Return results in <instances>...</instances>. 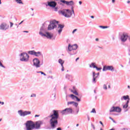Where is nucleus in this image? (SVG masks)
<instances>
[{
  "label": "nucleus",
  "instance_id": "1",
  "mask_svg": "<svg viewBox=\"0 0 130 130\" xmlns=\"http://www.w3.org/2000/svg\"><path fill=\"white\" fill-rule=\"evenodd\" d=\"M58 112L56 110L53 111V114L49 116L48 117L50 119L49 123L50 127L47 128V129H54L56 127V125L58 124V121L57 119L59 117Z\"/></svg>",
  "mask_w": 130,
  "mask_h": 130
},
{
  "label": "nucleus",
  "instance_id": "2",
  "mask_svg": "<svg viewBox=\"0 0 130 130\" xmlns=\"http://www.w3.org/2000/svg\"><path fill=\"white\" fill-rule=\"evenodd\" d=\"M42 124H43V122L41 120L38 121L35 123L31 120H28L25 123V129L34 130V128L36 129H40Z\"/></svg>",
  "mask_w": 130,
  "mask_h": 130
},
{
  "label": "nucleus",
  "instance_id": "3",
  "mask_svg": "<svg viewBox=\"0 0 130 130\" xmlns=\"http://www.w3.org/2000/svg\"><path fill=\"white\" fill-rule=\"evenodd\" d=\"M59 14H61L65 18H71L73 16V14H75L74 11V7H71V10L70 9H63L59 11Z\"/></svg>",
  "mask_w": 130,
  "mask_h": 130
},
{
  "label": "nucleus",
  "instance_id": "4",
  "mask_svg": "<svg viewBox=\"0 0 130 130\" xmlns=\"http://www.w3.org/2000/svg\"><path fill=\"white\" fill-rule=\"evenodd\" d=\"M57 25H58V21L55 20H52L50 21V23L49 26H48L47 29L49 31L51 30H53L55 28L57 27Z\"/></svg>",
  "mask_w": 130,
  "mask_h": 130
},
{
  "label": "nucleus",
  "instance_id": "5",
  "mask_svg": "<svg viewBox=\"0 0 130 130\" xmlns=\"http://www.w3.org/2000/svg\"><path fill=\"white\" fill-rule=\"evenodd\" d=\"M20 60L24 62H28L29 61V55L26 52H22L20 54Z\"/></svg>",
  "mask_w": 130,
  "mask_h": 130
},
{
  "label": "nucleus",
  "instance_id": "6",
  "mask_svg": "<svg viewBox=\"0 0 130 130\" xmlns=\"http://www.w3.org/2000/svg\"><path fill=\"white\" fill-rule=\"evenodd\" d=\"M61 113L62 115H67L68 114H73L74 113V110L71 108H66L61 111Z\"/></svg>",
  "mask_w": 130,
  "mask_h": 130
},
{
  "label": "nucleus",
  "instance_id": "7",
  "mask_svg": "<svg viewBox=\"0 0 130 130\" xmlns=\"http://www.w3.org/2000/svg\"><path fill=\"white\" fill-rule=\"evenodd\" d=\"M18 114L21 117H25V116H27V115H30V114H31V111H23L22 110H20L18 111Z\"/></svg>",
  "mask_w": 130,
  "mask_h": 130
},
{
  "label": "nucleus",
  "instance_id": "8",
  "mask_svg": "<svg viewBox=\"0 0 130 130\" xmlns=\"http://www.w3.org/2000/svg\"><path fill=\"white\" fill-rule=\"evenodd\" d=\"M55 1L51 0L47 2V4H46V7H50V8H55L57 6V3Z\"/></svg>",
  "mask_w": 130,
  "mask_h": 130
},
{
  "label": "nucleus",
  "instance_id": "9",
  "mask_svg": "<svg viewBox=\"0 0 130 130\" xmlns=\"http://www.w3.org/2000/svg\"><path fill=\"white\" fill-rule=\"evenodd\" d=\"M127 38H128V35L125 32L120 35L119 39L121 42H125L127 40Z\"/></svg>",
  "mask_w": 130,
  "mask_h": 130
},
{
  "label": "nucleus",
  "instance_id": "10",
  "mask_svg": "<svg viewBox=\"0 0 130 130\" xmlns=\"http://www.w3.org/2000/svg\"><path fill=\"white\" fill-rule=\"evenodd\" d=\"M47 28L44 27V26H42V27L40 29L39 34L42 36V37H43L44 36H45V34L47 32Z\"/></svg>",
  "mask_w": 130,
  "mask_h": 130
},
{
  "label": "nucleus",
  "instance_id": "11",
  "mask_svg": "<svg viewBox=\"0 0 130 130\" xmlns=\"http://www.w3.org/2000/svg\"><path fill=\"white\" fill-rule=\"evenodd\" d=\"M106 71L114 72V68L112 66H104L103 67V72H106Z\"/></svg>",
  "mask_w": 130,
  "mask_h": 130
},
{
  "label": "nucleus",
  "instance_id": "12",
  "mask_svg": "<svg viewBox=\"0 0 130 130\" xmlns=\"http://www.w3.org/2000/svg\"><path fill=\"white\" fill-rule=\"evenodd\" d=\"M33 66L36 68H40V60L39 58H35L32 60Z\"/></svg>",
  "mask_w": 130,
  "mask_h": 130
},
{
  "label": "nucleus",
  "instance_id": "13",
  "mask_svg": "<svg viewBox=\"0 0 130 130\" xmlns=\"http://www.w3.org/2000/svg\"><path fill=\"white\" fill-rule=\"evenodd\" d=\"M60 2L62 3V4H64L67 6H70L71 7H73V6L75 5V2L73 1H66V0H60Z\"/></svg>",
  "mask_w": 130,
  "mask_h": 130
},
{
  "label": "nucleus",
  "instance_id": "14",
  "mask_svg": "<svg viewBox=\"0 0 130 130\" xmlns=\"http://www.w3.org/2000/svg\"><path fill=\"white\" fill-rule=\"evenodd\" d=\"M78 48V45L74 44L71 45V44H69L68 45V51H72V50H77Z\"/></svg>",
  "mask_w": 130,
  "mask_h": 130
},
{
  "label": "nucleus",
  "instance_id": "15",
  "mask_svg": "<svg viewBox=\"0 0 130 130\" xmlns=\"http://www.w3.org/2000/svg\"><path fill=\"white\" fill-rule=\"evenodd\" d=\"M64 28V25L62 24H58V28L57 29V31H58V33L59 35L61 34V32H62V29Z\"/></svg>",
  "mask_w": 130,
  "mask_h": 130
},
{
  "label": "nucleus",
  "instance_id": "16",
  "mask_svg": "<svg viewBox=\"0 0 130 130\" xmlns=\"http://www.w3.org/2000/svg\"><path fill=\"white\" fill-rule=\"evenodd\" d=\"M9 29V26L7 25L6 23H3L0 25V29L1 30H8Z\"/></svg>",
  "mask_w": 130,
  "mask_h": 130
},
{
  "label": "nucleus",
  "instance_id": "17",
  "mask_svg": "<svg viewBox=\"0 0 130 130\" xmlns=\"http://www.w3.org/2000/svg\"><path fill=\"white\" fill-rule=\"evenodd\" d=\"M44 37H46L48 39H51V38L53 37V34L47 31L45 34V36H44Z\"/></svg>",
  "mask_w": 130,
  "mask_h": 130
},
{
  "label": "nucleus",
  "instance_id": "18",
  "mask_svg": "<svg viewBox=\"0 0 130 130\" xmlns=\"http://www.w3.org/2000/svg\"><path fill=\"white\" fill-rule=\"evenodd\" d=\"M50 23V21H49V20H47L43 24L42 26L48 29V27L49 26Z\"/></svg>",
  "mask_w": 130,
  "mask_h": 130
},
{
  "label": "nucleus",
  "instance_id": "19",
  "mask_svg": "<svg viewBox=\"0 0 130 130\" xmlns=\"http://www.w3.org/2000/svg\"><path fill=\"white\" fill-rule=\"evenodd\" d=\"M130 100L129 96L128 95H123L121 98V100Z\"/></svg>",
  "mask_w": 130,
  "mask_h": 130
},
{
  "label": "nucleus",
  "instance_id": "20",
  "mask_svg": "<svg viewBox=\"0 0 130 130\" xmlns=\"http://www.w3.org/2000/svg\"><path fill=\"white\" fill-rule=\"evenodd\" d=\"M115 112H121V108L119 107H115Z\"/></svg>",
  "mask_w": 130,
  "mask_h": 130
},
{
  "label": "nucleus",
  "instance_id": "21",
  "mask_svg": "<svg viewBox=\"0 0 130 130\" xmlns=\"http://www.w3.org/2000/svg\"><path fill=\"white\" fill-rule=\"evenodd\" d=\"M92 77H93V79H92V82L93 84H95L96 82H97V80H96L97 76H95V74H93V75L92 74Z\"/></svg>",
  "mask_w": 130,
  "mask_h": 130
},
{
  "label": "nucleus",
  "instance_id": "22",
  "mask_svg": "<svg viewBox=\"0 0 130 130\" xmlns=\"http://www.w3.org/2000/svg\"><path fill=\"white\" fill-rule=\"evenodd\" d=\"M71 92L73 93V94H75L76 96H79V93L77 91V90H75V87H73V90H71Z\"/></svg>",
  "mask_w": 130,
  "mask_h": 130
},
{
  "label": "nucleus",
  "instance_id": "23",
  "mask_svg": "<svg viewBox=\"0 0 130 130\" xmlns=\"http://www.w3.org/2000/svg\"><path fill=\"white\" fill-rule=\"evenodd\" d=\"M14 1L18 5H24V3H23V1H22V0H14Z\"/></svg>",
  "mask_w": 130,
  "mask_h": 130
},
{
  "label": "nucleus",
  "instance_id": "24",
  "mask_svg": "<svg viewBox=\"0 0 130 130\" xmlns=\"http://www.w3.org/2000/svg\"><path fill=\"white\" fill-rule=\"evenodd\" d=\"M66 78L69 81H72V79L73 78V77H72V75H69V74H67L66 75Z\"/></svg>",
  "mask_w": 130,
  "mask_h": 130
},
{
  "label": "nucleus",
  "instance_id": "25",
  "mask_svg": "<svg viewBox=\"0 0 130 130\" xmlns=\"http://www.w3.org/2000/svg\"><path fill=\"white\" fill-rule=\"evenodd\" d=\"M96 63L95 62H91L90 64H89V68H93V69H95L96 68Z\"/></svg>",
  "mask_w": 130,
  "mask_h": 130
},
{
  "label": "nucleus",
  "instance_id": "26",
  "mask_svg": "<svg viewBox=\"0 0 130 130\" xmlns=\"http://www.w3.org/2000/svg\"><path fill=\"white\" fill-rule=\"evenodd\" d=\"M28 54H30L31 55H35V54L36 53V52L35 51H29L28 52Z\"/></svg>",
  "mask_w": 130,
  "mask_h": 130
},
{
  "label": "nucleus",
  "instance_id": "27",
  "mask_svg": "<svg viewBox=\"0 0 130 130\" xmlns=\"http://www.w3.org/2000/svg\"><path fill=\"white\" fill-rule=\"evenodd\" d=\"M77 51L76 50H72V51H70V52H69V54H70V55H74L75 54H77Z\"/></svg>",
  "mask_w": 130,
  "mask_h": 130
},
{
  "label": "nucleus",
  "instance_id": "28",
  "mask_svg": "<svg viewBox=\"0 0 130 130\" xmlns=\"http://www.w3.org/2000/svg\"><path fill=\"white\" fill-rule=\"evenodd\" d=\"M58 62L61 64V67H62V66H63V63H64V61L61 59H59Z\"/></svg>",
  "mask_w": 130,
  "mask_h": 130
},
{
  "label": "nucleus",
  "instance_id": "29",
  "mask_svg": "<svg viewBox=\"0 0 130 130\" xmlns=\"http://www.w3.org/2000/svg\"><path fill=\"white\" fill-rule=\"evenodd\" d=\"M35 56H40V55H42L41 52H36L35 53Z\"/></svg>",
  "mask_w": 130,
  "mask_h": 130
},
{
  "label": "nucleus",
  "instance_id": "30",
  "mask_svg": "<svg viewBox=\"0 0 130 130\" xmlns=\"http://www.w3.org/2000/svg\"><path fill=\"white\" fill-rule=\"evenodd\" d=\"M110 112H115V107H112L110 109Z\"/></svg>",
  "mask_w": 130,
  "mask_h": 130
},
{
  "label": "nucleus",
  "instance_id": "31",
  "mask_svg": "<svg viewBox=\"0 0 130 130\" xmlns=\"http://www.w3.org/2000/svg\"><path fill=\"white\" fill-rule=\"evenodd\" d=\"M70 96L72 99H73L74 100H75V99H76V98H77V96L74 95V94H71L70 95Z\"/></svg>",
  "mask_w": 130,
  "mask_h": 130
},
{
  "label": "nucleus",
  "instance_id": "32",
  "mask_svg": "<svg viewBox=\"0 0 130 130\" xmlns=\"http://www.w3.org/2000/svg\"><path fill=\"white\" fill-rule=\"evenodd\" d=\"M92 75H94V76L95 77H97V78H98V76H99L100 75V73H95L94 72H92Z\"/></svg>",
  "mask_w": 130,
  "mask_h": 130
},
{
  "label": "nucleus",
  "instance_id": "33",
  "mask_svg": "<svg viewBox=\"0 0 130 130\" xmlns=\"http://www.w3.org/2000/svg\"><path fill=\"white\" fill-rule=\"evenodd\" d=\"M37 74H41V75H44V76H46V74L42 71H38L37 72Z\"/></svg>",
  "mask_w": 130,
  "mask_h": 130
},
{
  "label": "nucleus",
  "instance_id": "34",
  "mask_svg": "<svg viewBox=\"0 0 130 130\" xmlns=\"http://www.w3.org/2000/svg\"><path fill=\"white\" fill-rule=\"evenodd\" d=\"M0 68H3V69H6V67L3 64V63L0 60Z\"/></svg>",
  "mask_w": 130,
  "mask_h": 130
},
{
  "label": "nucleus",
  "instance_id": "35",
  "mask_svg": "<svg viewBox=\"0 0 130 130\" xmlns=\"http://www.w3.org/2000/svg\"><path fill=\"white\" fill-rule=\"evenodd\" d=\"M52 9H54V11L55 12H57L58 11V7L55 6V7H53Z\"/></svg>",
  "mask_w": 130,
  "mask_h": 130
},
{
  "label": "nucleus",
  "instance_id": "36",
  "mask_svg": "<svg viewBox=\"0 0 130 130\" xmlns=\"http://www.w3.org/2000/svg\"><path fill=\"white\" fill-rule=\"evenodd\" d=\"M99 27L101 28L102 29H106L108 28V26H104L100 25Z\"/></svg>",
  "mask_w": 130,
  "mask_h": 130
},
{
  "label": "nucleus",
  "instance_id": "37",
  "mask_svg": "<svg viewBox=\"0 0 130 130\" xmlns=\"http://www.w3.org/2000/svg\"><path fill=\"white\" fill-rule=\"evenodd\" d=\"M103 88L104 89V90H107V85L106 84H104Z\"/></svg>",
  "mask_w": 130,
  "mask_h": 130
},
{
  "label": "nucleus",
  "instance_id": "38",
  "mask_svg": "<svg viewBox=\"0 0 130 130\" xmlns=\"http://www.w3.org/2000/svg\"><path fill=\"white\" fill-rule=\"evenodd\" d=\"M128 107V105H126V104L123 106V109H126Z\"/></svg>",
  "mask_w": 130,
  "mask_h": 130
},
{
  "label": "nucleus",
  "instance_id": "39",
  "mask_svg": "<svg viewBox=\"0 0 130 130\" xmlns=\"http://www.w3.org/2000/svg\"><path fill=\"white\" fill-rule=\"evenodd\" d=\"M78 105H79V104H78V103H76V102H74V103H73L74 106H75V107H78Z\"/></svg>",
  "mask_w": 130,
  "mask_h": 130
},
{
  "label": "nucleus",
  "instance_id": "40",
  "mask_svg": "<svg viewBox=\"0 0 130 130\" xmlns=\"http://www.w3.org/2000/svg\"><path fill=\"white\" fill-rule=\"evenodd\" d=\"M90 113H96V110L95 109V108L92 109V110L90 112Z\"/></svg>",
  "mask_w": 130,
  "mask_h": 130
},
{
  "label": "nucleus",
  "instance_id": "41",
  "mask_svg": "<svg viewBox=\"0 0 130 130\" xmlns=\"http://www.w3.org/2000/svg\"><path fill=\"white\" fill-rule=\"evenodd\" d=\"M95 69L96 71H101L102 70V68H98L97 66L95 67Z\"/></svg>",
  "mask_w": 130,
  "mask_h": 130
},
{
  "label": "nucleus",
  "instance_id": "42",
  "mask_svg": "<svg viewBox=\"0 0 130 130\" xmlns=\"http://www.w3.org/2000/svg\"><path fill=\"white\" fill-rule=\"evenodd\" d=\"M78 31V29L76 28L72 31V34H75V32H77Z\"/></svg>",
  "mask_w": 130,
  "mask_h": 130
},
{
  "label": "nucleus",
  "instance_id": "43",
  "mask_svg": "<svg viewBox=\"0 0 130 130\" xmlns=\"http://www.w3.org/2000/svg\"><path fill=\"white\" fill-rule=\"evenodd\" d=\"M74 102H68V105H71V104H74Z\"/></svg>",
  "mask_w": 130,
  "mask_h": 130
},
{
  "label": "nucleus",
  "instance_id": "44",
  "mask_svg": "<svg viewBox=\"0 0 130 130\" xmlns=\"http://www.w3.org/2000/svg\"><path fill=\"white\" fill-rule=\"evenodd\" d=\"M76 101H77L78 102H80L81 101V99H79V98H78V96H76Z\"/></svg>",
  "mask_w": 130,
  "mask_h": 130
},
{
  "label": "nucleus",
  "instance_id": "45",
  "mask_svg": "<svg viewBox=\"0 0 130 130\" xmlns=\"http://www.w3.org/2000/svg\"><path fill=\"white\" fill-rule=\"evenodd\" d=\"M30 97H36V94L32 93L31 94Z\"/></svg>",
  "mask_w": 130,
  "mask_h": 130
},
{
  "label": "nucleus",
  "instance_id": "46",
  "mask_svg": "<svg viewBox=\"0 0 130 130\" xmlns=\"http://www.w3.org/2000/svg\"><path fill=\"white\" fill-rule=\"evenodd\" d=\"M128 103H129V100H128L126 101L125 104H126V105H128Z\"/></svg>",
  "mask_w": 130,
  "mask_h": 130
},
{
  "label": "nucleus",
  "instance_id": "47",
  "mask_svg": "<svg viewBox=\"0 0 130 130\" xmlns=\"http://www.w3.org/2000/svg\"><path fill=\"white\" fill-rule=\"evenodd\" d=\"M91 127L93 128V129H95V126L94 125V124L91 123Z\"/></svg>",
  "mask_w": 130,
  "mask_h": 130
},
{
  "label": "nucleus",
  "instance_id": "48",
  "mask_svg": "<svg viewBox=\"0 0 130 130\" xmlns=\"http://www.w3.org/2000/svg\"><path fill=\"white\" fill-rule=\"evenodd\" d=\"M14 25V23H13L12 22H10V27L12 28V27H13V25Z\"/></svg>",
  "mask_w": 130,
  "mask_h": 130
},
{
  "label": "nucleus",
  "instance_id": "49",
  "mask_svg": "<svg viewBox=\"0 0 130 130\" xmlns=\"http://www.w3.org/2000/svg\"><path fill=\"white\" fill-rule=\"evenodd\" d=\"M87 119L88 121H90V116L89 115H87Z\"/></svg>",
  "mask_w": 130,
  "mask_h": 130
},
{
  "label": "nucleus",
  "instance_id": "50",
  "mask_svg": "<svg viewBox=\"0 0 130 130\" xmlns=\"http://www.w3.org/2000/svg\"><path fill=\"white\" fill-rule=\"evenodd\" d=\"M61 71H62V72H63V71H64V68H63V65H62Z\"/></svg>",
  "mask_w": 130,
  "mask_h": 130
},
{
  "label": "nucleus",
  "instance_id": "51",
  "mask_svg": "<svg viewBox=\"0 0 130 130\" xmlns=\"http://www.w3.org/2000/svg\"><path fill=\"white\" fill-rule=\"evenodd\" d=\"M0 104H2V105H4V104H5V103H4V102H0Z\"/></svg>",
  "mask_w": 130,
  "mask_h": 130
},
{
  "label": "nucleus",
  "instance_id": "52",
  "mask_svg": "<svg viewBox=\"0 0 130 130\" xmlns=\"http://www.w3.org/2000/svg\"><path fill=\"white\" fill-rule=\"evenodd\" d=\"M39 116H40V115H36L35 116V117H39Z\"/></svg>",
  "mask_w": 130,
  "mask_h": 130
},
{
  "label": "nucleus",
  "instance_id": "53",
  "mask_svg": "<svg viewBox=\"0 0 130 130\" xmlns=\"http://www.w3.org/2000/svg\"><path fill=\"white\" fill-rule=\"evenodd\" d=\"M56 130H61V127H58L56 128Z\"/></svg>",
  "mask_w": 130,
  "mask_h": 130
},
{
  "label": "nucleus",
  "instance_id": "54",
  "mask_svg": "<svg viewBox=\"0 0 130 130\" xmlns=\"http://www.w3.org/2000/svg\"><path fill=\"white\" fill-rule=\"evenodd\" d=\"M23 22H24V20H22V21H21L20 23H19L18 24V25H21V24H22Z\"/></svg>",
  "mask_w": 130,
  "mask_h": 130
},
{
  "label": "nucleus",
  "instance_id": "55",
  "mask_svg": "<svg viewBox=\"0 0 130 130\" xmlns=\"http://www.w3.org/2000/svg\"><path fill=\"white\" fill-rule=\"evenodd\" d=\"M23 32L24 33H29V31H28L24 30V31H23Z\"/></svg>",
  "mask_w": 130,
  "mask_h": 130
},
{
  "label": "nucleus",
  "instance_id": "56",
  "mask_svg": "<svg viewBox=\"0 0 130 130\" xmlns=\"http://www.w3.org/2000/svg\"><path fill=\"white\" fill-rule=\"evenodd\" d=\"M128 55L130 56V49H128Z\"/></svg>",
  "mask_w": 130,
  "mask_h": 130
},
{
  "label": "nucleus",
  "instance_id": "57",
  "mask_svg": "<svg viewBox=\"0 0 130 130\" xmlns=\"http://www.w3.org/2000/svg\"><path fill=\"white\" fill-rule=\"evenodd\" d=\"M112 3L114 4L115 3V0H112Z\"/></svg>",
  "mask_w": 130,
  "mask_h": 130
},
{
  "label": "nucleus",
  "instance_id": "58",
  "mask_svg": "<svg viewBox=\"0 0 130 130\" xmlns=\"http://www.w3.org/2000/svg\"><path fill=\"white\" fill-rule=\"evenodd\" d=\"M108 89H111V86H110V85H108Z\"/></svg>",
  "mask_w": 130,
  "mask_h": 130
},
{
  "label": "nucleus",
  "instance_id": "59",
  "mask_svg": "<svg viewBox=\"0 0 130 130\" xmlns=\"http://www.w3.org/2000/svg\"><path fill=\"white\" fill-rule=\"evenodd\" d=\"M79 113V109H77V111L76 112V114H78Z\"/></svg>",
  "mask_w": 130,
  "mask_h": 130
},
{
  "label": "nucleus",
  "instance_id": "60",
  "mask_svg": "<svg viewBox=\"0 0 130 130\" xmlns=\"http://www.w3.org/2000/svg\"><path fill=\"white\" fill-rule=\"evenodd\" d=\"M79 5H82V1H79Z\"/></svg>",
  "mask_w": 130,
  "mask_h": 130
},
{
  "label": "nucleus",
  "instance_id": "61",
  "mask_svg": "<svg viewBox=\"0 0 130 130\" xmlns=\"http://www.w3.org/2000/svg\"><path fill=\"white\" fill-rule=\"evenodd\" d=\"M109 118L111 119V120L113 121L114 119L111 117H110Z\"/></svg>",
  "mask_w": 130,
  "mask_h": 130
},
{
  "label": "nucleus",
  "instance_id": "62",
  "mask_svg": "<svg viewBox=\"0 0 130 130\" xmlns=\"http://www.w3.org/2000/svg\"><path fill=\"white\" fill-rule=\"evenodd\" d=\"M100 123H101V124H102V125H103V123H102V121H100Z\"/></svg>",
  "mask_w": 130,
  "mask_h": 130
},
{
  "label": "nucleus",
  "instance_id": "63",
  "mask_svg": "<svg viewBox=\"0 0 130 130\" xmlns=\"http://www.w3.org/2000/svg\"><path fill=\"white\" fill-rule=\"evenodd\" d=\"M95 41H99V39L98 38L95 39Z\"/></svg>",
  "mask_w": 130,
  "mask_h": 130
},
{
  "label": "nucleus",
  "instance_id": "64",
  "mask_svg": "<svg viewBox=\"0 0 130 130\" xmlns=\"http://www.w3.org/2000/svg\"><path fill=\"white\" fill-rule=\"evenodd\" d=\"M112 121H113V122H114V123H116V122L115 121V120H113Z\"/></svg>",
  "mask_w": 130,
  "mask_h": 130
}]
</instances>
